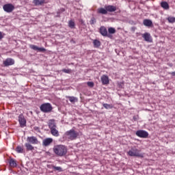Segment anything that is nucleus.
<instances>
[{"label":"nucleus","mask_w":175,"mask_h":175,"mask_svg":"<svg viewBox=\"0 0 175 175\" xmlns=\"http://www.w3.org/2000/svg\"><path fill=\"white\" fill-rule=\"evenodd\" d=\"M53 143V138H46L42 141V144L44 147H47V146H50Z\"/></svg>","instance_id":"obj_13"},{"label":"nucleus","mask_w":175,"mask_h":175,"mask_svg":"<svg viewBox=\"0 0 175 175\" xmlns=\"http://www.w3.org/2000/svg\"><path fill=\"white\" fill-rule=\"evenodd\" d=\"M4 66H10L14 65V59L12 58H8L3 62Z\"/></svg>","instance_id":"obj_12"},{"label":"nucleus","mask_w":175,"mask_h":175,"mask_svg":"<svg viewBox=\"0 0 175 175\" xmlns=\"http://www.w3.org/2000/svg\"><path fill=\"white\" fill-rule=\"evenodd\" d=\"M143 24L145 27H152V21L150 19H144L143 21Z\"/></svg>","instance_id":"obj_17"},{"label":"nucleus","mask_w":175,"mask_h":175,"mask_svg":"<svg viewBox=\"0 0 175 175\" xmlns=\"http://www.w3.org/2000/svg\"><path fill=\"white\" fill-rule=\"evenodd\" d=\"M34 131H39V127L35 126L34 127Z\"/></svg>","instance_id":"obj_37"},{"label":"nucleus","mask_w":175,"mask_h":175,"mask_svg":"<svg viewBox=\"0 0 175 175\" xmlns=\"http://www.w3.org/2000/svg\"><path fill=\"white\" fill-rule=\"evenodd\" d=\"M87 85L90 87V88H93V87L95 85V83L92 81H88L87 82Z\"/></svg>","instance_id":"obj_31"},{"label":"nucleus","mask_w":175,"mask_h":175,"mask_svg":"<svg viewBox=\"0 0 175 175\" xmlns=\"http://www.w3.org/2000/svg\"><path fill=\"white\" fill-rule=\"evenodd\" d=\"M51 133L53 136H55V137H58V136H59V132L58 131L57 128L52 129L51 130Z\"/></svg>","instance_id":"obj_21"},{"label":"nucleus","mask_w":175,"mask_h":175,"mask_svg":"<svg viewBox=\"0 0 175 175\" xmlns=\"http://www.w3.org/2000/svg\"><path fill=\"white\" fill-rule=\"evenodd\" d=\"M29 47L31 50H34L35 51H38L39 53H46V50L44 47H38L34 44H30Z\"/></svg>","instance_id":"obj_8"},{"label":"nucleus","mask_w":175,"mask_h":175,"mask_svg":"<svg viewBox=\"0 0 175 175\" xmlns=\"http://www.w3.org/2000/svg\"><path fill=\"white\" fill-rule=\"evenodd\" d=\"M62 72H64V73H70L72 72V70H70V69H63Z\"/></svg>","instance_id":"obj_34"},{"label":"nucleus","mask_w":175,"mask_h":175,"mask_svg":"<svg viewBox=\"0 0 175 175\" xmlns=\"http://www.w3.org/2000/svg\"><path fill=\"white\" fill-rule=\"evenodd\" d=\"M3 9L4 12H6V13H12V12H13V10H14L15 8L13 4L7 3L3 6Z\"/></svg>","instance_id":"obj_5"},{"label":"nucleus","mask_w":175,"mask_h":175,"mask_svg":"<svg viewBox=\"0 0 175 175\" xmlns=\"http://www.w3.org/2000/svg\"><path fill=\"white\" fill-rule=\"evenodd\" d=\"M128 155L130 157H137L138 158H143L144 157V154L140 153V150L137 148H131L128 152Z\"/></svg>","instance_id":"obj_4"},{"label":"nucleus","mask_w":175,"mask_h":175,"mask_svg":"<svg viewBox=\"0 0 175 175\" xmlns=\"http://www.w3.org/2000/svg\"><path fill=\"white\" fill-rule=\"evenodd\" d=\"M167 20L170 24H174L175 23V17L174 16H168Z\"/></svg>","instance_id":"obj_26"},{"label":"nucleus","mask_w":175,"mask_h":175,"mask_svg":"<svg viewBox=\"0 0 175 175\" xmlns=\"http://www.w3.org/2000/svg\"><path fill=\"white\" fill-rule=\"evenodd\" d=\"M108 32H109V33L113 34L116 32V29H114V27H109L108 29Z\"/></svg>","instance_id":"obj_33"},{"label":"nucleus","mask_w":175,"mask_h":175,"mask_svg":"<svg viewBox=\"0 0 175 175\" xmlns=\"http://www.w3.org/2000/svg\"><path fill=\"white\" fill-rule=\"evenodd\" d=\"M75 22L73 21H69V22H68V27L70 28H71V29L75 28Z\"/></svg>","instance_id":"obj_30"},{"label":"nucleus","mask_w":175,"mask_h":175,"mask_svg":"<svg viewBox=\"0 0 175 175\" xmlns=\"http://www.w3.org/2000/svg\"><path fill=\"white\" fill-rule=\"evenodd\" d=\"M53 152L57 157H65L68 152V148L64 145H57L54 146Z\"/></svg>","instance_id":"obj_1"},{"label":"nucleus","mask_w":175,"mask_h":175,"mask_svg":"<svg viewBox=\"0 0 175 175\" xmlns=\"http://www.w3.org/2000/svg\"><path fill=\"white\" fill-rule=\"evenodd\" d=\"M161 6L165 10H169V3L166 1H162L161 3Z\"/></svg>","instance_id":"obj_22"},{"label":"nucleus","mask_w":175,"mask_h":175,"mask_svg":"<svg viewBox=\"0 0 175 175\" xmlns=\"http://www.w3.org/2000/svg\"><path fill=\"white\" fill-rule=\"evenodd\" d=\"M2 39H3V35L2 33L0 31V40H2Z\"/></svg>","instance_id":"obj_36"},{"label":"nucleus","mask_w":175,"mask_h":175,"mask_svg":"<svg viewBox=\"0 0 175 175\" xmlns=\"http://www.w3.org/2000/svg\"><path fill=\"white\" fill-rule=\"evenodd\" d=\"M64 135L66 139L69 140H76L79 137V132L72 129L70 131H66Z\"/></svg>","instance_id":"obj_2"},{"label":"nucleus","mask_w":175,"mask_h":175,"mask_svg":"<svg viewBox=\"0 0 175 175\" xmlns=\"http://www.w3.org/2000/svg\"><path fill=\"white\" fill-rule=\"evenodd\" d=\"M18 122H19L21 128H24V126H27V120H25V118L23 114L19 115Z\"/></svg>","instance_id":"obj_7"},{"label":"nucleus","mask_w":175,"mask_h":175,"mask_svg":"<svg viewBox=\"0 0 175 175\" xmlns=\"http://www.w3.org/2000/svg\"><path fill=\"white\" fill-rule=\"evenodd\" d=\"M27 141L28 142V143H30L31 144H38V143H39L38 138L34 136L27 137Z\"/></svg>","instance_id":"obj_9"},{"label":"nucleus","mask_w":175,"mask_h":175,"mask_svg":"<svg viewBox=\"0 0 175 175\" xmlns=\"http://www.w3.org/2000/svg\"><path fill=\"white\" fill-rule=\"evenodd\" d=\"M105 9H107V12H116V10H117V8L114 5H105Z\"/></svg>","instance_id":"obj_16"},{"label":"nucleus","mask_w":175,"mask_h":175,"mask_svg":"<svg viewBox=\"0 0 175 175\" xmlns=\"http://www.w3.org/2000/svg\"><path fill=\"white\" fill-rule=\"evenodd\" d=\"M67 98L69 99L71 103H75V102H77L79 100L77 97H75V96H67Z\"/></svg>","instance_id":"obj_24"},{"label":"nucleus","mask_w":175,"mask_h":175,"mask_svg":"<svg viewBox=\"0 0 175 175\" xmlns=\"http://www.w3.org/2000/svg\"><path fill=\"white\" fill-rule=\"evenodd\" d=\"M40 109L42 113H51L53 110V106L49 103H45L40 106Z\"/></svg>","instance_id":"obj_3"},{"label":"nucleus","mask_w":175,"mask_h":175,"mask_svg":"<svg viewBox=\"0 0 175 175\" xmlns=\"http://www.w3.org/2000/svg\"><path fill=\"white\" fill-rule=\"evenodd\" d=\"M97 13L98 14H107V10L106 8H99L97 9Z\"/></svg>","instance_id":"obj_19"},{"label":"nucleus","mask_w":175,"mask_h":175,"mask_svg":"<svg viewBox=\"0 0 175 175\" xmlns=\"http://www.w3.org/2000/svg\"><path fill=\"white\" fill-rule=\"evenodd\" d=\"M96 23V19L94 17H92L90 21V24L91 25H94V24H95Z\"/></svg>","instance_id":"obj_32"},{"label":"nucleus","mask_w":175,"mask_h":175,"mask_svg":"<svg viewBox=\"0 0 175 175\" xmlns=\"http://www.w3.org/2000/svg\"><path fill=\"white\" fill-rule=\"evenodd\" d=\"M48 126H49L50 131L51 129H54L57 128V123H55V120H54V119L49 120L48 122Z\"/></svg>","instance_id":"obj_10"},{"label":"nucleus","mask_w":175,"mask_h":175,"mask_svg":"<svg viewBox=\"0 0 175 175\" xmlns=\"http://www.w3.org/2000/svg\"><path fill=\"white\" fill-rule=\"evenodd\" d=\"M8 163L11 167H17V161L14 159H10Z\"/></svg>","instance_id":"obj_20"},{"label":"nucleus","mask_w":175,"mask_h":175,"mask_svg":"<svg viewBox=\"0 0 175 175\" xmlns=\"http://www.w3.org/2000/svg\"><path fill=\"white\" fill-rule=\"evenodd\" d=\"M25 147L28 151H32L33 150V147L30 144H25Z\"/></svg>","instance_id":"obj_29"},{"label":"nucleus","mask_w":175,"mask_h":175,"mask_svg":"<svg viewBox=\"0 0 175 175\" xmlns=\"http://www.w3.org/2000/svg\"><path fill=\"white\" fill-rule=\"evenodd\" d=\"M170 75H172V76H175V71L170 73Z\"/></svg>","instance_id":"obj_38"},{"label":"nucleus","mask_w":175,"mask_h":175,"mask_svg":"<svg viewBox=\"0 0 175 175\" xmlns=\"http://www.w3.org/2000/svg\"><path fill=\"white\" fill-rule=\"evenodd\" d=\"M138 118H139V116H133L134 121H137Z\"/></svg>","instance_id":"obj_35"},{"label":"nucleus","mask_w":175,"mask_h":175,"mask_svg":"<svg viewBox=\"0 0 175 175\" xmlns=\"http://www.w3.org/2000/svg\"><path fill=\"white\" fill-rule=\"evenodd\" d=\"M16 151L18 154H23V152H24V148H23L22 146H18L16 148Z\"/></svg>","instance_id":"obj_25"},{"label":"nucleus","mask_w":175,"mask_h":175,"mask_svg":"<svg viewBox=\"0 0 175 175\" xmlns=\"http://www.w3.org/2000/svg\"><path fill=\"white\" fill-rule=\"evenodd\" d=\"M101 81H102V84L103 85H106L107 84H109V77L107 75H103L101 77Z\"/></svg>","instance_id":"obj_14"},{"label":"nucleus","mask_w":175,"mask_h":175,"mask_svg":"<svg viewBox=\"0 0 175 175\" xmlns=\"http://www.w3.org/2000/svg\"><path fill=\"white\" fill-rule=\"evenodd\" d=\"M103 107L106 109L107 110H109L110 109H113V105L107 104V103H103Z\"/></svg>","instance_id":"obj_27"},{"label":"nucleus","mask_w":175,"mask_h":175,"mask_svg":"<svg viewBox=\"0 0 175 175\" xmlns=\"http://www.w3.org/2000/svg\"><path fill=\"white\" fill-rule=\"evenodd\" d=\"M51 167L55 170V172H62V167H57L55 166L54 165H52Z\"/></svg>","instance_id":"obj_28"},{"label":"nucleus","mask_w":175,"mask_h":175,"mask_svg":"<svg viewBox=\"0 0 175 175\" xmlns=\"http://www.w3.org/2000/svg\"><path fill=\"white\" fill-rule=\"evenodd\" d=\"M93 44L95 49H98V47H100V41H99L98 40H94L93 41Z\"/></svg>","instance_id":"obj_23"},{"label":"nucleus","mask_w":175,"mask_h":175,"mask_svg":"<svg viewBox=\"0 0 175 175\" xmlns=\"http://www.w3.org/2000/svg\"><path fill=\"white\" fill-rule=\"evenodd\" d=\"M100 33L103 36H108L107 35V29H106L105 27V26H101L100 27V30H99Z\"/></svg>","instance_id":"obj_15"},{"label":"nucleus","mask_w":175,"mask_h":175,"mask_svg":"<svg viewBox=\"0 0 175 175\" xmlns=\"http://www.w3.org/2000/svg\"><path fill=\"white\" fill-rule=\"evenodd\" d=\"M142 38L144 39L145 42H148L149 43L152 42V38H151V34H150V33H144L142 35Z\"/></svg>","instance_id":"obj_11"},{"label":"nucleus","mask_w":175,"mask_h":175,"mask_svg":"<svg viewBox=\"0 0 175 175\" xmlns=\"http://www.w3.org/2000/svg\"><path fill=\"white\" fill-rule=\"evenodd\" d=\"M46 0H33V3L35 4L36 6H42L44 5Z\"/></svg>","instance_id":"obj_18"},{"label":"nucleus","mask_w":175,"mask_h":175,"mask_svg":"<svg viewBox=\"0 0 175 175\" xmlns=\"http://www.w3.org/2000/svg\"><path fill=\"white\" fill-rule=\"evenodd\" d=\"M135 135L138 136V137H142V139H147V137H148V132L144 130L137 131Z\"/></svg>","instance_id":"obj_6"}]
</instances>
